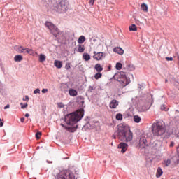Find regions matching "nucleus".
Masks as SVG:
<instances>
[{"mask_svg": "<svg viewBox=\"0 0 179 179\" xmlns=\"http://www.w3.org/2000/svg\"><path fill=\"white\" fill-rule=\"evenodd\" d=\"M45 27H48L50 33H52V34H53L56 38H59V36L62 34V32L59 31V29H58V28H57V27H55V25L50 22H46L45 23Z\"/></svg>", "mask_w": 179, "mask_h": 179, "instance_id": "6", "label": "nucleus"}, {"mask_svg": "<svg viewBox=\"0 0 179 179\" xmlns=\"http://www.w3.org/2000/svg\"><path fill=\"white\" fill-rule=\"evenodd\" d=\"M23 101H29V96H25V98L22 99Z\"/></svg>", "mask_w": 179, "mask_h": 179, "instance_id": "39", "label": "nucleus"}, {"mask_svg": "<svg viewBox=\"0 0 179 179\" xmlns=\"http://www.w3.org/2000/svg\"><path fill=\"white\" fill-rule=\"evenodd\" d=\"M14 60L15 61V62H20V61L23 60V57L20 55H15L14 57Z\"/></svg>", "mask_w": 179, "mask_h": 179, "instance_id": "19", "label": "nucleus"}, {"mask_svg": "<svg viewBox=\"0 0 179 179\" xmlns=\"http://www.w3.org/2000/svg\"><path fill=\"white\" fill-rule=\"evenodd\" d=\"M66 69H71V63H66L65 66Z\"/></svg>", "mask_w": 179, "mask_h": 179, "instance_id": "37", "label": "nucleus"}, {"mask_svg": "<svg viewBox=\"0 0 179 179\" xmlns=\"http://www.w3.org/2000/svg\"><path fill=\"white\" fill-rule=\"evenodd\" d=\"M114 52H117V54H119L120 55H122L124 54V50L121 48H115L113 49Z\"/></svg>", "mask_w": 179, "mask_h": 179, "instance_id": "15", "label": "nucleus"}, {"mask_svg": "<svg viewBox=\"0 0 179 179\" xmlns=\"http://www.w3.org/2000/svg\"><path fill=\"white\" fill-rule=\"evenodd\" d=\"M94 55H96V54H97V53L96 52V51H94Z\"/></svg>", "mask_w": 179, "mask_h": 179, "instance_id": "55", "label": "nucleus"}, {"mask_svg": "<svg viewBox=\"0 0 179 179\" xmlns=\"http://www.w3.org/2000/svg\"><path fill=\"white\" fill-rule=\"evenodd\" d=\"M173 146H174V142L172 141L170 144V147L173 148Z\"/></svg>", "mask_w": 179, "mask_h": 179, "instance_id": "48", "label": "nucleus"}, {"mask_svg": "<svg viewBox=\"0 0 179 179\" xmlns=\"http://www.w3.org/2000/svg\"><path fill=\"white\" fill-rule=\"evenodd\" d=\"M83 58L85 61H90V55H89L88 53H83Z\"/></svg>", "mask_w": 179, "mask_h": 179, "instance_id": "21", "label": "nucleus"}, {"mask_svg": "<svg viewBox=\"0 0 179 179\" xmlns=\"http://www.w3.org/2000/svg\"><path fill=\"white\" fill-rule=\"evenodd\" d=\"M59 107H60V108H63L64 104H62V103H59Z\"/></svg>", "mask_w": 179, "mask_h": 179, "instance_id": "47", "label": "nucleus"}, {"mask_svg": "<svg viewBox=\"0 0 179 179\" xmlns=\"http://www.w3.org/2000/svg\"><path fill=\"white\" fill-rule=\"evenodd\" d=\"M138 89H143V85H138Z\"/></svg>", "mask_w": 179, "mask_h": 179, "instance_id": "46", "label": "nucleus"}, {"mask_svg": "<svg viewBox=\"0 0 179 179\" xmlns=\"http://www.w3.org/2000/svg\"><path fill=\"white\" fill-rule=\"evenodd\" d=\"M9 107H10V106H9V104H7V105L4 107V110H7V108H9Z\"/></svg>", "mask_w": 179, "mask_h": 179, "instance_id": "44", "label": "nucleus"}, {"mask_svg": "<svg viewBox=\"0 0 179 179\" xmlns=\"http://www.w3.org/2000/svg\"><path fill=\"white\" fill-rule=\"evenodd\" d=\"M139 143L141 146H143V148H144V146H146L148 143V140H146V134H143L141 135Z\"/></svg>", "mask_w": 179, "mask_h": 179, "instance_id": "8", "label": "nucleus"}, {"mask_svg": "<svg viewBox=\"0 0 179 179\" xmlns=\"http://www.w3.org/2000/svg\"><path fill=\"white\" fill-rule=\"evenodd\" d=\"M133 134L129 129V127L120 124L117 127V130L115 132V135L113 138L115 139V136L122 142H130L132 141Z\"/></svg>", "mask_w": 179, "mask_h": 179, "instance_id": "2", "label": "nucleus"}, {"mask_svg": "<svg viewBox=\"0 0 179 179\" xmlns=\"http://www.w3.org/2000/svg\"><path fill=\"white\" fill-rule=\"evenodd\" d=\"M34 94H37V93H40V89L37 88L34 91Z\"/></svg>", "mask_w": 179, "mask_h": 179, "instance_id": "38", "label": "nucleus"}, {"mask_svg": "<svg viewBox=\"0 0 179 179\" xmlns=\"http://www.w3.org/2000/svg\"><path fill=\"white\" fill-rule=\"evenodd\" d=\"M83 115H85V110L83 108H80L78 110L70 113L65 116L64 122L66 125L64 124H61V126L65 128L69 132H75L78 129V125L76 123L79 122L83 118Z\"/></svg>", "mask_w": 179, "mask_h": 179, "instance_id": "1", "label": "nucleus"}, {"mask_svg": "<svg viewBox=\"0 0 179 179\" xmlns=\"http://www.w3.org/2000/svg\"><path fill=\"white\" fill-rule=\"evenodd\" d=\"M96 0H90V5H94V1H95Z\"/></svg>", "mask_w": 179, "mask_h": 179, "instance_id": "42", "label": "nucleus"}, {"mask_svg": "<svg viewBox=\"0 0 179 179\" xmlns=\"http://www.w3.org/2000/svg\"><path fill=\"white\" fill-rule=\"evenodd\" d=\"M130 31H136L138 30V28L136 27V25L132 24L129 27Z\"/></svg>", "mask_w": 179, "mask_h": 179, "instance_id": "28", "label": "nucleus"}, {"mask_svg": "<svg viewBox=\"0 0 179 179\" xmlns=\"http://www.w3.org/2000/svg\"><path fill=\"white\" fill-rule=\"evenodd\" d=\"M119 149H121L122 153H125L127 152V150L128 149V144L125 143H120L118 145Z\"/></svg>", "mask_w": 179, "mask_h": 179, "instance_id": "9", "label": "nucleus"}, {"mask_svg": "<svg viewBox=\"0 0 179 179\" xmlns=\"http://www.w3.org/2000/svg\"><path fill=\"white\" fill-rule=\"evenodd\" d=\"M0 122H1V118H0Z\"/></svg>", "mask_w": 179, "mask_h": 179, "instance_id": "59", "label": "nucleus"}, {"mask_svg": "<svg viewBox=\"0 0 179 179\" xmlns=\"http://www.w3.org/2000/svg\"><path fill=\"white\" fill-rule=\"evenodd\" d=\"M21 122H24V117L20 119Z\"/></svg>", "mask_w": 179, "mask_h": 179, "instance_id": "50", "label": "nucleus"}, {"mask_svg": "<svg viewBox=\"0 0 179 179\" xmlns=\"http://www.w3.org/2000/svg\"><path fill=\"white\" fill-rule=\"evenodd\" d=\"M153 104V99H150L148 101V103L145 105V110H149L150 107H152V105Z\"/></svg>", "mask_w": 179, "mask_h": 179, "instance_id": "16", "label": "nucleus"}, {"mask_svg": "<svg viewBox=\"0 0 179 179\" xmlns=\"http://www.w3.org/2000/svg\"><path fill=\"white\" fill-rule=\"evenodd\" d=\"M56 179H75V174L69 170H64L57 174Z\"/></svg>", "mask_w": 179, "mask_h": 179, "instance_id": "7", "label": "nucleus"}, {"mask_svg": "<svg viewBox=\"0 0 179 179\" xmlns=\"http://www.w3.org/2000/svg\"><path fill=\"white\" fill-rule=\"evenodd\" d=\"M165 59H166V61H173V57H165Z\"/></svg>", "mask_w": 179, "mask_h": 179, "instance_id": "40", "label": "nucleus"}, {"mask_svg": "<svg viewBox=\"0 0 179 179\" xmlns=\"http://www.w3.org/2000/svg\"><path fill=\"white\" fill-rule=\"evenodd\" d=\"M172 160H173V164H178V163H179V155L174 156L172 158Z\"/></svg>", "mask_w": 179, "mask_h": 179, "instance_id": "20", "label": "nucleus"}, {"mask_svg": "<svg viewBox=\"0 0 179 179\" xmlns=\"http://www.w3.org/2000/svg\"><path fill=\"white\" fill-rule=\"evenodd\" d=\"M46 59V57L45 56V55L41 54L39 55V61L40 62H44V61H45Z\"/></svg>", "mask_w": 179, "mask_h": 179, "instance_id": "29", "label": "nucleus"}, {"mask_svg": "<svg viewBox=\"0 0 179 179\" xmlns=\"http://www.w3.org/2000/svg\"><path fill=\"white\" fill-rule=\"evenodd\" d=\"M152 132L155 136H161L166 132V129L162 122H157L152 125Z\"/></svg>", "mask_w": 179, "mask_h": 179, "instance_id": "5", "label": "nucleus"}, {"mask_svg": "<svg viewBox=\"0 0 179 179\" xmlns=\"http://www.w3.org/2000/svg\"><path fill=\"white\" fill-rule=\"evenodd\" d=\"M86 40V38H85V36H81L79 37L78 40V44H83V43H85V41Z\"/></svg>", "mask_w": 179, "mask_h": 179, "instance_id": "24", "label": "nucleus"}, {"mask_svg": "<svg viewBox=\"0 0 179 179\" xmlns=\"http://www.w3.org/2000/svg\"><path fill=\"white\" fill-rule=\"evenodd\" d=\"M54 65L55 66H56V68H58L59 69H60V68H62V62L55 60L54 62Z\"/></svg>", "mask_w": 179, "mask_h": 179, "instance_id": "18", "label": "nucleus"}, {"mask_svg": "<svg viewBox=\"0 0 179 179\" xmlns=\"http://www.w3.org/2000/svg\"><path fill=\"white\" fill-rule=\"evenodd\" d=\"M103 57H104V53L102 52H99L94 55L93 56V58L94 59H96V61H101V59H103Z\"/></svg>", "mask_w": 179, "mask_h": 179, "instance_id": "12", "label": "nucleus"}, {"mask_svg": "<svg viewBox=\"0 0 179 179\" xmlns=\"http://www.w3.org/2000/svg\"><path fill=\"white\" fill-rule=\"evenodd\" d=\"M141 8L143 12H148V5L145 3L141 4Z\"/></svg>", "mask_w": 179, "mask_h": 179, "instance_id": "30", "label": "nucleus"}, {"mask_svg": "<svg viewBox=\"0 0 179 179\" xmlns=\"http://www.w3.org/2000/svg\"><path fill=\"white\" fill-rule=\"evenodd\" d=\"M69 94L71 96V97H76V96H78V91L75 89H70L69 90Z\"/></svg>", "mask_w": 179, "mask_h": 179, "instance_id": "14", "label": "nucleus"}, {"mask_svg": "<svg viewBox=\"0 0 179 179\" xmlns=\"http://www.w3.org/2000/svg\"><path fill=\"white\" fill-rule=\"evenodd\" d=\"M90 90H93V87L90 86Z\"/></svg>", "mask_w": 179, "mask_h": 179, "instance_id": "52", "label": "nucleus"}, {"mask_svg": "<svg viewBox=\"0 0 179 179\" xmlns=\"http://www.w3.org/2000/svg\"><path fill=\"white\" fill-rule=\"evenodd\" d=\"M25 117H27V118H29V117H30V115L29 113H26Z\"/></svg>", "mask_w": 179, "mask_h": 179, "instance_id": "49", "label": "nucleus"}, {"mask_svg": "<svg viewBox=\"0 0 179 179\" xmlns=\"http://www.w3.org/2000/svg\"><path fill=\"white\" fill-rule=\"evenodd\" d=\"M84 51H85V45H78V52H83Z\"/></svg>", "mask_w": 179, "mask_h": 179, "instance_id": "27", "label": "nucleus"}, {"mask_svg": "<svg viewBox=\"0 0 179 179\" xmlns=\"http://www.w3.org/2000/svg\"><path fill=\"white\" fill-rule=\"evenodd\" d=\"M47 163H52V162H49L48 160L46 161Z\"/></svg>", "mask_w": 179, "mask_h": 179, "instance_id": "53", "label": "nucleus"}, {"mask_svg": "<svg viewBox=\"0 0 179 179\" xmlns=\"http://www.w3.org/2000/svg\"><path fill=\"white\" fill-rule=\"evenodd\" d=\"M24 54H29V55H34V51L31 49L25 48Z\"/></svg>", "mask_w": 179, "mask_h": 179, "instance_id": "22", "label": "nucleus"}, {"mask_svg": "<svg viewBox=\"0 0 179 179\" xmlns=\"http://www.w3.org/2000/svg\"><path fill=\"white\" fill-rule=\"evenodd\" d=\"M0 127H3V122H0Z\"/></svg>", "mask_w": 179, "mask_h": 179, "instance_id": "51", "label": "nucleus"}, {"mask_svg": "<svg viewBox=\"0 0 179 179\" xmlns=\"http://www.w3.org/2000/svg\"><path fill=\"white\" fill-rule=\"evenodd\" d=\"M152 148L155 150H160V148H162V141H155L152 144Z\"/></svg>", "mask_w": 179, "mask_h": 179, "instance_id": "10", "label": "nucleus"}, {"mask_svg": "<svg viewBox=\"0 0 179 179\" xmlns=\"http://www.w3.org/2000/svg\"><path fill=\"white\" fill-rule=\"evenodd\" d=\"M20 106H23V103H20Z\"/></svg>", "mask_w": 179, "mask_h": 179, "instance_id": "56", "label": "nucleus"}, {"mask_svg": "<svg viewBox=\"0 0 179 179\" xmlns=\"http://www.w3.org/2000/svg\"><path fill=\"white\" fill-rule=\"evenodd\" d=\"M129 71H135V66L132 64H129Z\"/></svg>", "mask_w": 179, "mask_h": 179, "instance_id": "35", "label": "nucleus"}, {"mask_svg": "<svg viewBox=\"0 0 179 179\" xmlns=\"http://www.w3.org/2000/svg\"><path fill=\"white\" fill-rule=\"evenodd\" d=\"M161 110L162 111H167L169 110V108H167V106H166V105H162Z\"/></svg>", "mask_w": 179, "mask_h": 179, "instance_id": "34", "label": "nucleus"}, {"mask_svg": "<svg viewBox=\"0 0 179 179\" xmlns=\"http://www.w3.org/2000/svg\"><path fill=\"white\" fill-rule=\"evenodd\" d=\"M116 120H117V121H121V120H122V115L120 113L117 114Z\"/></svg>", "mask_w": 179, "mask_h": 179, "instance_id": "32", "label": "nucleus"}, {"mask_svg": "<svg viewBox=\"0 0 179 179\" xmlns=\"http://www.w3.org/2000/svg\"><path fill=\"white\" fill-rule=\"evenodd\" d=\"M94 68L97 72H101L103 71V67L100 64H96Z\"/></svg>", "mask_w": 179, "mask_h": 179, "instance_id": "23", "label": "nucleus"}, {"mask_svg": "<svg viewBox=\"0 0 179 179\" xmlns=\"http://www.w3.org/2000/svg\"><path fill=\"white\" fill-rule=\"evenodd\" d=\"M162 174H163V170L162 169V168L158 167L156 173L157 178H159V177H162Z\"/></svg>", "mask_w": 179, "mask_h": 179, "instance_id": "17", "label": "nucleus"}, {"mask_svg": "<svg viewBox=\"0 0 179 179\" xmlns=\"http://www.w3.org/2000/svg\"><path fill=\"white\" fill-rule=\"evenodd\" d=\"M93 41L94 42V41H97V40L96 39H93Z\"/></svg>", "mask_w": 179, "mask_h": 179, "instance_id": "54", "label": "nucleus"}, {"mask_svg": "<svg viewBox=\"0 0 179 179\" xmlns=\"http://www.w3.org/2000/svg\"><path fill=\"white\" fill-rule=\"evenodd\" d=\"M141 120H142V118H141V117H139L138 115L134 116V122H136L138 124V123L141 122Z\"/></svg>", "mask_w": 179, "mask_h": 179, "instance_id": "25", "label": "nucleus"}, {"mask_svg": "<svg viewBox=\"0 0 179 179\" xmlns=\"http://www.w3.org/2000/svg\"><path fill=\"white\" fill-rule=\"evenodd\" d=\"M113 78L115 80H117V82H120L122 87H125V86L131 83V80L127 78L125 73L123 71L117 73L116 74L114 75Z\"/></svg>", "mask_w": 179, "mask_h": 179, "instance_id": "4", "label": "nucleus"}, {"mask_svg": "<svg viewBox=\"0 0 179 179\" xmlns=\"http://www.w3.org/2000/svg\"><path fill=\"white\" fill-rule=\"evenodd\" d=\"M40 136H41V132L38 131V132L36 134V139H40Z\"/></svg>", "mask_w": 179, "mask_h": 179, "instance_id": "36", "label": "nucleus"}, {"mask_svg": "<svg viewBox=\"0 0 179 179\" xmlns=\"http://www.w3.org/2000/svg\"><path fill=\"white\" fill-rule=\"evenodd\" d=\"M164 164H165L166 167H169V166L171 164V159H164Z\"/></svg>", "mask_w": 179, "mask_h": 179, "instance_id": "26", "label": "nucleus"}, {"mask_svg": "<svg viewBox=\"0 0 179 179\" xmlns=\"http://www.w3.org/2000/svg\"><path fill=\"white\" fill-rule=\"evenodd\" d=\"M48 92V89H43L42 90V93H47Z\"/></svg>", "mask_w": 179, "mask_h": 179, "instance_id": "43", "label": "nucleus"}, {"mask_svg": "<svg viewBox=\"0 0 179 179\" xmlns=\"http://www.w3.org/2000/svg\"><path fill=\"white\" fill-rule=\"evenodd\" d=\"M102 75L100 73V72H98L94 75L95 79H100L101 78Z\"/></svg>", "mask_w": 179, "mask_h": 179, "instance_id": "33", "label": "nucleus"}, {"mask_svg": "<svg viewBox=\"0 0 179 179\" xmlns=\"http://www.w3.org/2000/svg\"><path fill=\"white\" fill-rule=\"evenodd\" d=\"M14 50L17 51V52H19L20 54H24V52L26 51V48H24L23 46H20V45L14 46Z\"/></svg>", "mask_w": 179, "mask_h": 179, "instance_id": "11", "label": "nucleus"}, {"mask_svg": "<svg viewBox=\"0 0 179 179\" xmlns=\"http://www.w3.org/2000/svg\"><path fill=\"white\" fill-rule=\"evenodd\" d=\"M52 10L58 12L59 13H64L68 10V2L64 0H52L50 4Z\"/></svg>", "mask_w": 179, "mask_h": 179, "instance_id": "3", "label": "nucleus"}, {"mask_svg": "<svg viewBox=\"0 0 179 179\" xmlns=\"http://www.w3.org/2000/svg\"><path fill=\"white\" fill-rule=\"evenodd\" d=\"M27 106H28V104H27V103H25L24 105H22V106H21V108H22V110H24V108H26V107H27Z\"/></svg>", "mask_w": 179, "mask_h": 179, "instance_id": "41", "label": "nucleus"}, {"mask_svg": "<svg viewBox=\"0 0 179 179\" xmlns=\"http://www.w3.org/2000/svg\"><path fill=\"white\" fill-rule=\"evenodd\" d=\"M175 113H176V114H178V113H179V106H178V109L176 110Z\"/></svg>", "mask_w": 179, "mask_h": 179, "instance_id": "45", "label": "nucleus"}, {"mask_svg": "<svg viewBox=\"0 0 179 179\" xmlns=\"http://www.w3.org/2000/svg\"><path fill=\"white\" fill-rule=\"evenodd\" d=\"M139 22V21H136V23L138 24Z\"/></svg>", "mask_w": 179, "mask_h": 179, "instance_id": "57", "label": "nucleus"}, {"mask_svg": "<svg viewBox=\"0 0 179 179\" xmlns=\"http://www.w3.org/2000/svg\"><path fill=\"white\" fill-rule=\"evenodd\" d=\"M165 82H167V80H166Z\"/></svg>", "mask_w": 179, "mask_h": 179, "instance_id": "58", "label": "nucleus"}, {"mask_svg": "<svg viewBox=\"0 0 179 179\" xmlns=\"http://www.w3.org/2000/svg\"><path fill=\"white\" fill-rule=\"evenodd\" d=\"M122 68V64L121 63L116 64V69H117V71H120Z\"/></svg>", "mask_w": 179, "mask_h": 179, "instance_id": "31", "label": "nucleus"}, {"mask_svg": "<svg viewBox=\"0 0 179 179\" xmlns=\"http://www.w3.org/2000/svg\"><path fill=\"white\" fill-rule=\"evenodd\" d=\"M118 106V101L115 99H113L110 101V107L111 108H117V107Z\"/></svg>", "mask_w": 179, "mask_h": 179, "instance_id": "13", "label": "nucleus"}]
</instances>
